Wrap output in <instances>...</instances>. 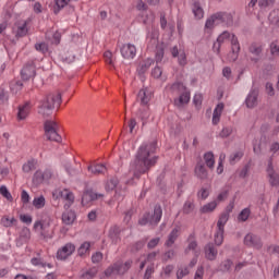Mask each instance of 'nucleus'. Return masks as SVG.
Here are the masks:
<instances>
[{"label": "nucleus", "instance_id": "1", "mask_svg": "<svg viewBox=\"0 0 279 279\" xmlns=\"http://www.w3.org/2000/svg\"><path fill=\"white\" fill-rule=\"evenodd\" d=\"M156 151V142L149 144H143L136 154L134 162V178H141L143 173H147L150 167H154L158 162V157H151V154Z\"/></svg>", "mask_w": 279, "mask_h": 279}, {"label": "nucleus", "instance_id": "2", "mask_svg": "<svg viewBox=\"0 0 279 279\" xmlns=\"http://www.w3.org/2000/svg\"><path fill=\"white\" fill-rule=\"evenodd\" d=\"M60 104H62V95L60 93H50L39 101L38 114L47 119V117L53 114L56 106H60Z\"/></svg>", "mask_w": 279, "mask_h": 279}, {"label": "nucleus", "instance_id": "3", "mask_svg": "<svg viewBox=\"0 0 279 279\" xmlns=\"http://www.w3.org/2000/svg\"><path fill=\"white\" fill-rule=\"evenodd\" d=\"M168 87L172 95H180L178 98H174V106L177 108H182V106L191 101V92H189L184 83L175 82Z\"/></svg>", "mask_w": 279, "mask_h": 279}, {"label": "nucleus", "instance_id": "4", "mask_svg": "<svg viewBox=\"0 0 279 279\" xmlns=\"http://www.w3.org/2000/svg\"><path fill=\"white\" fill-rule=\"evenodd\" d=\"M215 25H227V27H232V25H234V17L228 12L214 13L206 20L205 29H214Z\"/></svg>", "mask_w": 279, "mask_h": 279}, {"label": "nucleus", "instance_id": "5", "mask_svg": "<svg viewBox=\"0 0 279 279\" xmlns=\"http://www.w3.org/2000/svg\"><path fill=\"white\" fill-rule=\"evenodd\" d=\"M162 219V207L160 205H155L154 213H145L143 217L138 220L140 226H149L156 227L160 223Z\"/></svg>", "mask_w": 279, "mask_h": 279}, {"label": "nucleus", "instance_id": "6", "mask_svg": "<svg viewBox=\"0 0 279 279\" xmlns=\"http://www.w3.org/2000/svg\"><path fill=\"white\" fill-rule=\"evenodd\" d=\"M130 267H132V260H126L125 263L121 260L116 262L105 270V276H107V278L114 276V274L117 276H123L130 271Z\"/></svg>", "mask_w": 279, "mask_h": 279}, {"label": "nucleus", "instance_id": "7", "mask_svg": "<svg viewBox=\"0 0 279 279\" xmlns=\"http://www.w3.org/2000/svg\"><path fill=\"white\" fill-rule=\"evenodd\" d=\"M58 122L53 120H46L44 123L45 135L48 141L54 143H62V136L58 133Z\"/></svg>", "mask_w": 279, "mask_h": 279}, {"label": "nucleus", "instance_id": "8", "mask_svg": "<svg viewBox=\"0 0 279 279\" xmlns=\"http://www.w3.org/2000/svg\"><path fill=\"white\" fill-rule=\"evenodd\" d=\"M75 253V244L69 242L57 251V260H66Z\"/></svg>", "mask_w": 279, "mask_h": 279}, {"label": "nucleus", "instance_id": "9", "mask_svg": "<svg viewBox=\"0 0 279 279\" xmlns=\"http://www.w3.org/2000/svg\"><path fill=\"white\" fill-rule=\"evenodd\" d=\"M248 53L251 56V62H258L260 56H263V44L258 41H253L248 46Z\"/></svg>", "mask_w": 279, "mask_h": 279}, {"label": "nucleus", "instance_id": "10", "mask_svg": "<svg viewBox=\"0 0 279 279\" xmlns=\"http://www.w3.org/2000/svg\"><path fill=\"white\" fill-rule=\"evenodd\" d=\"M33 229L39 234L40 239H51V234H49V222L44 223L43 220H36Z\"/></svg>", "mask_w": 279, "mask_h": 279}, {"label": "nucleus", "instance_id": "11", "mask_svg": "<svg viewBox=\"0 0 279 279\" xmlns=\"http://www.w3.org/2000/svg\"><path fill=\"white\" fill-rule=\"evenodd\" d=\"M244 245H246V247H254L255 250H260L263 247V240H260V236L254 233H247L244 236Z\"/></svg>", "mask_w": 279, "mask_h": 279}, {"label": "nucleus", "instance_id": "12", "mask_svg": "<svg viewBox=\"0 0 279 279\" xmlns=\"http://www.w3.org/2000/svg\"><path fill=\"white\" fill-rule=\"evenodd\" d=\"M194 175L201 182L208 180V169H206V163L202 159H199L194 168Z\"/></svg>", "mask_w": 279, "mask_h": 279}, {"label": "nucleus", "instance_id": "13", "mask_svg": "<svg viewBox=\"0 0 279 279\" xmlns=\"http://www.w3.org/2000/svg\"><path fill=\"white\" fill-rule=\"evenodd\" d=\"M120 51L122 58H125V60H132L136 57V46L132 44H124Z\"/></svg>", "mask_w": 279, "mask_h": 279}, {"label": "nucleus", "instance_id": "14", "mask_svg": "<svg viewBox=\"0 0 279 279\" xmlns=\"http://www.w3.org/2000/svg\"><path fill=\"white\" fill-rule=\"evenodd\" d=\"M267 173L269 178V184L271 186H279V174L276 172V170H274L271 158L268 161Z\"/></svg>", "mask_w": 279, "mask_h": 279}, {"label": "nucleus", "instance_id": "15", "mask_svg": "<svg viewBox=\"0 0 279 279\" xmlns=\"http://www.w3.org/2000/svg\"><path fill=\"white\" fill-rule=\"evenodd\" d=\"M22 78L27 81L36 76V65L34 62L27 63L21 71Z\"/></svg>", "mask_w": 279, "mask_h": 279}, {"label": "nucleus", "instance_id": "16", "mask_svg": "<svg viewBox=\"0 0 279 279\" xmlns=\"http://www.w3.org/2000/svg\"><path fill=\"white\" fill-rule=\"evenodd\" d=\"M32 239V231L27 227H23L19 238L16 239V245H24V243H29Z\"/></svg>", "mask_w": 279, "mask_h": 279}, {"label": "nucleus", "instance_id": "17", "mask_svg": "<svg viewBox=\"0 0 279 279\" xmlns=\"http://www.w3.org/2000/svg\"><path fill=\"white\" fill-rule=\"evenodd\" d=\"M228 38H230V32L225 31L222 32L217 40L214 43L213 49L216 53H219V51H221V45H223L226 43V40H228Z\"/></svg>", "mask_w": 279, "mask_h": 279}, {"label": "nucleus", "instance_id": "18", "mask_svg": "<svg viewBox=\"0 0 279 279\" xmlns=\"http://www.w3.org/2000/svg\"><path fill=\"white\" fill-rule=\"evenodd\" d=\"M245 105L247 108H256L258 106V92L256 89H252L245 99Z\"/></svg>", "mask_w": 279, "mask_h": 279}, {"label": "nucleus", "instance_id": "19", "mask_svg": "<svg viewBox=\"0 0 279 279\" xmlns=\"http://www.w3.org/2000/svg\"><path fill=\"white\" fill-rule=\"evenodd\" d=\"M204 252H205V258H207V260H216L217 255L219 254V252L215 247V244L213 243L206 244L204 247Z\"/></svg>", "mask_w": 279, "mask_h": 279}, {"label": "nucleus", "instance_id": "20", "mask_svg": "<svg viewBox=\"0 0 279 279\" xmlns=\"http://www.w3.org/2000/svg\"><path fill=\"white\" fill-rule=\"evenodd\" d=\"M87 170L92 175H104L106 171H108V168L104 163H96V165H89L87 167Z\"/></svg>", "mask_w": 279, "mask_h": 279}, {"label": "nucleus", "instance_id": "21", "mask_svg": "<svg viewBox=\"0 0 279 279\" xmlns=\"http://www.w3.org/2000/svg\"><path fill=\"white\" fill-rule=\"evenodd\" d=\"M179 236H180V227H175L168 234V239L165 242L166 247H173V244L175 243V241H178Z\"/></svg>", "mask_w": 279, "mask_h": 279}, {"label": "nucleus", "instance_id": "22", "mask_svg": "<svg viewBox=\"0 0 279 279\" xmlns=\"http://www.w3.org/2000/svg\"><path fill=\"white\" fill-rule=\"evenodd\" d=\"M187 246L184 251L185 254H189L190 252H195L197 250V238L195 236V232H192L187 236Z\"/></svg>", "mask_w": 279, "mask_h": 279}, {"label": "nucleus", "instance_id": "23", "mask_svg": "<svg viewBox=\"0 0 279 279\" xmlns=\"http://www.w3.org/2000/svg\"><path fill=\"white\" fill-rule=\"evenodd\" d=\"M223 102H220L216 106L213 113L211 123L213 125H219V122L221 121V114L223 113Z\"/></svg>", "mask_w": 279, "mask_h": 279}, {"label": "nucleus", "instance_id": "24", "mask_svg": "<svg viewBox=\"0 0 279 279\" xmlns=\"http://www.w3.org/2000/svg\"><path fill=\"white\" fill-rule=\"evenodd\" d=\"M15 25L17 27L15 32L16 38H23L24 36H27V32H29L27 29V21H20Z\"/></svg>", "mask_w": 279, "mask_h": 279}, {"label": "nucleus", "instance_id": "25", "mask_svg": "<svg viewBox=\"0 0 279 279\" xmlns=\"http://www.w3.org/2000/svg\"><path fill=\"white\" fill-rule=\"evenodd\" d=\"M29 102H25L24 105L19 107V112H17V119L19 121H25L27 117L29 116V110H31Z\"/></svg>", "mask_w": 279, "mask_h": 279}, {"label": "nucleus", "instance_id": "26", "mask_svg": "<svg viewBox=\"0 0 279 279\" xmlns=\"http://www.w3.org/2000/svg\"><path fill=\"white\" fill-rule=\"evenodd\" d=\"M76 215H75V211L73 210H66L62 214V222L65 225V226H73L75 219H76Z\"/></svg>", "mask_w": 279, "mask_h": 279}, {"label": "nucleus", "instance_id": "27", "mask_svg": "<svg viewBox=\"0 0 279 279\" xmlns=\"http://www.w3.org/2000/svg\"><path fill=\"white\" fill-rule=\"evenodd\" d=\"M38 165V160L31 159L22 166L23 173H32V171H36V166Z\"/></svg>", "mask_w": 279, "mask_h": 279}, {"label": "nucleus", "instance_id": "28", "mask_svg": "<svg viewBox=\"0 0 279 279\" xmlns=\"http://www.w3.org/2000/svg\"><path fill=\"white\" fill-rule=\"evenodd\" d=\"M203 158L205 160L204 165L213 171V169H215V155L213 151L205 153Z\"/></svg>", "mask_w": 279, "mask_h": 279}, {"label": "nucleus", "instance_id": "29", "mask_svg": "<svg viewBox=\"0 0 279 279\" xmlns=\"http://www.w3.org/2000/svg\"><path fill=\"white\" fill-rule=\"evenodd\" d=\"M121 230L119 229V227H112L109 230V239L111 240V242L117 245V243H119V241H121V238L119 236Z\"/></svg>", "mask_w": 279, "mask_h": 279}, {"label": "nucleus", "instance_id": "30", "mask_svg": "<svg viewBox=\"0 0 279 279\" xmlns=\"http://www.w3.org/2000/svg\"><path fill=\"white\" fill-rule=\"evenodd\" d=\"M151 97L147 95V90L141 89L137 94V100L141 101L142 106H147L150 101Z\"/></svg>", "mask_w": 279, "mask_h": 279}, {"label": "nucleus", "instance_id": "31", "mask_svg": "<svg viewBox=\"0 0 279 279\" xmlns=\"http://www.w3.org/2000/svg\"><path fill=\"white\" fill-rule=\"evenodd\" d=\"M229 219H230V216H228V213H222L218 219L217 229L226 230V223H228Z\"/></svg>", "mask_w": 279, "mask_h": 279}, {"label": "nucleus", "instance_id": "32", "mask_svg": "<svg viewBox=\"0 0 279 279\" xmlns=\"http://www.w3.org/2000/svg\"><path fill=\"white\" fill-rule=\"evenodd\" d=\"M268 21H269V23H271V25L279 27V9H274L269 13Z\"/></svg>", "mask_w": 279, "mask_h": 279}, {"label": "nucleus", "instance_id": "33", "mask_svg": "<svg viewBox=\"0 0 279 279\" xmlns=\"http://www.w3.org/2000/svg\"><path fill=\"white\" fill-rule=\"evenodd\" d=\"M151 64H154V59H146L143 63L140 64L138 73H147V71H149V69L151 68Z\"/></svg>", "mask_w": 279, "mask_h": 279}, {"label": "nucleus", "instance_id": "34", "mask_svg": "<svg viewBox=\"0 0 279 279\" xmlns=\"http://www.w3.org/2000/svg\"><path fill=\"white\" fill-rule=\"evenodd\" d=\"M226 230L222 229H217L216 233L214 235V241H215V245H217L218 247L223 245V234H225Z\"/></svg>", "mask_w": 279, "mask_h": 279}, {"label": "nucleus", "instance_id": "35", "mask_svg": "<svg viewBox=\"0 0 279 279\" xmlns=\"http://www.w3.org/2000/svg\"><path fill=\"white\" fill-rule=\"evenodd\" d=\"M215 208H217V202L213 201L210 203L205 204L202 208H201V213L203 215H206L208 213H213L215 210Z\"/></svg>", "mask_w": 279, "mask_h": 279}, {"label": "nucleus", "instance_id": "36", "mask_svg": "<svg viewBox=\"0 0 279 279\" xmlns=\"http://www.w3.org/2000/svg\"><path fill=\"white\" fill-rule=\"evenodd\" d=\"M192 10L195 19H204V9H202L199 2H194Z\"/></svg>", "mask_w": 279, "mask_h": 279}, {"label": "nucleus", "instance_id": "37", "mask_svg": "<svg viewBox=\"0 0 279 279\" xmlns=\"http://www.w3.org/2000/svg\"><path fill=\"white\" fill-rule=\"evenodd\" d=\"M31 265L34 267H47V263H45V259L40 257V253H37V257H33L31 259Z\"/></svg>", "mask_w": 279, "mask_h": 279}, {"label": "nucleus", "instance_id": "38", "mask_svg": "<svg viewBox=\"0 0 279 279\" xmlns=\"http://www.w3.org/2000/svg\"><path fill=\"white\" fill-rule=\"evenodd\" d=\"M16 222L17 220L14 217L10 218L9 216H4L1 218V223L4 228H12Z\"/></svg>", "mask_w": 279, "mask_h": 279}, {"label": "nucleus", "instance_id": "39", "mask_svg": "<svg viewBox=\"0 0 279 279\" xmlns=\"http://www.w3.org/2000/svg\"><path fill=\"white\" fill-rule=\"evenodd\" d=\"M250 215H252V210L248 207L242 209L238 216V221H247V219H250Z\"/></svg>", "mask_w": 279, "mask_h": 279}, {"label": "nucleus", "instance_id": "40", "mask_svg": "<svg viewBox=\"0 0 279 279\" xmlns=\"http://www.w3.org/2000/svg\"><path fill=\"white\" fill-rule=\"evenodd\" d=\"M44 181L45 179L43 177V171L37 170L33 175V184L35 186H40V184H43Z\"/></svg>", "mask_w": 279, "mask_h": 279}, {"label": "nucleus", "instance_id": "41", "mask_svg": "<svg viewBox=\"0 0 279 279\" xmlns=\"http://www.w3.org/2000/svg\"><path fill=\"white\" fill-rule=\"evenodd\" d=\"M118 185H119V179L111 178L106 182L105 189L106 191H114Z\"/></svg>", "mask_w": 279, "mask_h": 279}, {"label": "nucleus", "instance_id": "42", "mask_svg": "<svg viewBox=\"0 0 279 279\" xmlns=\"http://www.w3.org/2000/svg\"><path fill=\"white\" fill-rule=\"evenodd\" d=\"M195 210V203L193 201H186L183 205V214L191 215Z\"/></svg>", "mask_w": 279, "mask_h": 279}, {"label": "nucleus", "instance_id": "43", "mask_svg": "<svg viewBox=\"0 0 279 279\" xmlns=\"http://www.w3.org/2000/svg\"><path fill=\"white\" fill-rule=\"evenodd\" d=\"M45 196H38L33 199V206L37 208V210H40V208H45Z\"/></svg>", "mask_w": 279, "mask_h": 279}, {"label": "nucleus", "instance_id": "44", "mask_svg": "<svg viewBox=\"0 0 279 279\" xmlns=\"http://www.w3.org/2000/svg\"><path fill=\"white\" fill-rule=\"evenodd\" d=\"M163 58H165V48H162V47L156 48V52H155L156 63L160 64V62H162Z\"/></svg>", "mask_w": 279, "mask_h": 279}, {"label": "nucleus", "instance_id": "45", "mask_svg": "<svg viewBox=\"0 0 279 279\" xmlns=\"http://www.w3.org/2000/svg\"><path fill=\"white\" fill-rule=\"evenodd\" d=\"M90 251V242H84L83 244H81V246L77 250V254L78 256H85V254L87 252Z\"/></svg>", "mask_w": 279, "mask_h": 279}, {"label": "nucleus", "instance_id": "46", "mask_svg": "<svg viewBox=\"0 0 279 279\" xmlns=\"http://www.w3.org/2000/svg\"><path fill=\"white\" fill-rule=\"evenodd\" d=\"M231 51H241V44H239L236 35L231 36Z\"/></svg>", "mask_w": 279, "mask_h": 279}, {"label": "nucleus", "instance_id": "47", "mask_svg": "<svg viewBox=\"0 0 279 279\" xmlns=\"http://www.w3.org/2000/svg\"><path fill=\"white\" fill-rule=\"evenodd\" d=\"M138 117L141 121H143V125L147 122V119H149V108H144L140 110Z\"/></svg>", "mask_w": 279, "mask_h": 279}, {"label": "nucleus", "instance_id": "48", "mask_svg": "<svg viewBox=\"0 0 279 279\" xmlns=\"http://www.w3.org/2000/svg\"><path fill=\"white\" fill-rule=\"evenodd\" d=\"M61 197L63 199H66V202H71L73 203L75 201V196L72 194V192L68 191V190H63L61 193H60Z\"/></svg>", "mask_w": 279, "mask_h": 279}, {"label": "nucleus", "instance_id": "49", "mask_svg": "<svg viewBox=\"0 0 279 279\" xmlns=\"http://www.w3.org/2000/svg\"><path fill=\"white\" fill-rule=\"evenodd\" d=\"M0 195H3L8 202H12L14 199L5 185L0 186Z\"/></svg>", "mask_w": 279, "mask_h": 279}, {"label": "nucleus", "instance_id": "50", "mask_svg": "<svg viewBox=\"0 0 279 279\" xmlns=\"http://www.w3.org/2000/svg\"><path fill=\"white\" fill-rule=\"evenodd\" d=\"M35 49L39 51V53H47V51H49V45H47V43L35 44Z\"/></svg>", "mask_w": 279, "mask_h": 279}, {"label": "nucleus", "instance_id": "51", "mask_svg": "<svg viewBox=\"0 0 279 279\" xmlns=\"http://www.w3.org/2000/svg\"><path fill=\"white\" fill-rule=\"evenodd\" d=\"M145 247V241L141 240L135 242L134 244L131 245V252H140V250H143Z\"/></svg>", "mask_w": 279, "mask_h": 279}, {"label": "nucleus", "instance_id": "52", "mask_svg": "<svg viewBox=\"0 0 279 279\" xmlns=\"http://www.w3.org/2000/svg\"><path fill=\"white\" fill-rule=\"evenodd\" d=\"M191 274V270H189V267L179 268L177 270V279H182Z\"/></svg>", "mask_w": 279, "mask_h": 279}, {"label": "nucleus", "instance_id": "53", "mask_svg": "<svg viewBox=\"0 0 279 279\" xmlns=\"http://www.w3.org/2000/svg\"><path fill=\"white\" fill-rule=\"evenodd\" d=\"M23 89V83L21 81L11 83V92L16 95L20 90Z\"/></svg>", "mask_w": 279, "mask_h": 279}, {"label": "nucleus", "instance_id": "54", "mask_svg": "<svg viewBox=\"0 0 279 279\" xmlns=\"http://www.w3.org/2000/svg\"><path fill=\"white\" fill-rule=\"evenodd\" d=\"M241 158H243V151H236L230 156L229 160L231 165H234L235 162H239Z\"/></svg>", "mask_w": 279, "mask_h": 279}, {"label": "nucleus", "instance_id": "55", "mask_svg": "<svg viewBox=\"0 0 279 279\" xmlns=\"http://www.w3.org/2000/svg\"><path fill=\"white\" fill-rule=\"evenodd\" d=\"M87 197H89L92 201L95 199H99V197H104V194L101 193H86L83 195L82 202H84V199H86Z\"/></svg>", "mask_w": 279, "mask_h": 279}, {"label": "nucleus", "instance_id": "56", "mask_svg": "<svg viewBox=\"0 0 279 279\" xmlns=\"http://www.w3.org/2000/svg\"><path fill=\"white\" fill-rule=\"evenodd\" d=\"M208 195H210V191L208 190V187H202L197 193V196L201 199H208Z\"/></svg>", "mask_w": 279, "mask_h": 279}, {"label": "nucleus", "instance_id": "57", "mask_svg": "<svg viewBox=\"0 0 279 279\" xmlns=\"http://www.w3.org/2000/svg\"><path fill=\"white\" fill-rule=\"evenodd\" d=\"M101 260H104V254L101 252H96L92 255V263L95 265L101 263Z\"/></svg>", "mask_w": 279, "mask_h": 279}, {"label": "nucleus", "instance_id": "58", "mask_svg": "<svg viewBox=\"0 0 279 279\" xmlns=\"http://www.w3.org/2000/svg\"><path fill=\"white\" fill-rule=\"evenodd\" d=\"M270 53L271 56H279V43L272 41L270 44Z\"/></svg>", "mask_w": 279, "mask_h": 279}, {"label": "nucleus", "instance_id": "59", "mask_svg": "<svg viewBox=\"0 0 279 279\" xmlns=\"http://www.w3.org/2000/svg\"><path fill=\"white\" fill-rule=\"evenodd\" d=\"M151 76L155 80H159V77H162V69L160 66H155L151 71Z\"/></svg>", "mask_w": 279, "mask_h": 279}, {"label": "nucleus", "instance_id": "60", "mask_svg": "<svg viewBox=\"0 0 279 279\" xmlns=\"http://www.w3.org/2000/svg\"><path fill=\"white\" fill-rule=\"evenodd\" d=\"M95 276H97V271L89 269L81 276V279H93Z\"/></svg>", "mask_w": 279, "mask_h": 279}, {"label": "nucleus", "instance_id": "61", "mask_svg": "<svg viewBox=\"0 0 279 279\" xmlns=\"http://www.w3.org/2000/svg\"><path fill=\"white\" fill-rule=\"evenodd\" d=\"M231 267H232V262L230 259H226L220 265L221 271H230Z\"/></svg>", "mask_w": 279, "mask_h": 279}, {"label": "nucleus", "instance_id": "62", "mask_svg": "<svg viewBox=\"0 0 279 279\" xmlns=\"http://www.w3.org/2000/svg\"><path fill=\"white\" fill-rule=\"evenodd\" d=\"M276 3V0H259L258 5L259 8H269V5H274Z\"/></svg>", "mask_w": 279, "mask_h": 279}, {"label": "nucleus", "instance_id": "63", "mask_svg": "<svg viewBox=\"0 0 279 279\" xmlns=\"http://www.w3.org/2000/svg\"><path fill=\"white\" fill-rule=\"evenodd\" d=\"M154 271L155 270L153 265L147 266L143 279H151V275L154 274Z\"/></svg>", "mask_w": 279, "mask_h": 279}, {"label": "nucleus", "instance_id": "64", "mask_svg": "<svg viewBox=\"0 0 279 279\" xmlns=\"http://www.w3.org/2000/svg\"><path fill=\"white\" fill-rule=\"evenodd\" d=\"M194 279H204V266H199L194 275Z\"/></svg>", "mask_w": 279, "mask_h": 279}]
</instances>
